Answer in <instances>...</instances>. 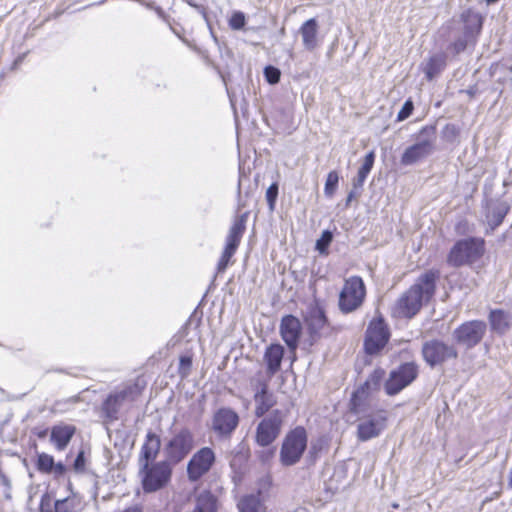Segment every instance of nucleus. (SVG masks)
Wrapping results in <instances>:
<instances>
[{"label": "nucleus", "instance_id": "f8f14e48", "mask_svg": "<svg viewBox=\"0 0 512 512\" xmlns=\"http://www.w3.org/2000/svg\"><path fill=\"white\" fill-rule=\"evenodd\" d=\"M390 338V333L383 318L373 319L367 328L364 348L368 354H376L382 350Z\"/></svg>", "mask_w": 512, "mask_h": 512}, {"label": "nucleus", "instance_id": "c756f323", "mask_svg": "<svg viewBox=\"0 0 512 512\" xmlns=\"http://www.w3.org/2000/svg\"><path fill=\"white\" fill-rule=\"evenodd\" d=\"M446 65L444 54H437L429 58L425 63L424 72L428 80H432L438 73H440Z\"/></svg>", "mask_w": 512, "mask_h": 512}, {"label": "nucleus", "instance_id": "bb28decb", "mask_svg": "<svg viewBox=\"0 0 512 512\" xmlns=\"http://www.w3.org/2000/svg\"><path fill=\"white\" fill-rule=\"evenodd\" d=\"M492 330L497 333H504L511 324V315L503 310H493L489 315Z\"/></svg>", "mask_w": 512, "mask_h": 512}, {"label": "nucleus", "instance_id": "a19ab883", "mask_svg": "<svg viewBox=\"0 0 512 512\" xmlns=\"http://www.w3.org/2000/svg\"><path fill=\"white\" fill-rule=\"evenodd\" d=\"M413 108V102L411 100H407L403 104L401 110L398 112L397 120L404 121L405 119H407L412 114Z\"/></svg>", "mask_w": 512, "mask_h": 512}, {"label": "nucleus", "instance_id": "7c9ffc66", "mask_svg": "<svg viewBox=\"0 0 512 512\" xmlns=\"http://www.w3.org/2000/svg\"><path fill=\"white\" fill-rule=\"evenodd\" d=\"M239 512H267L266 507L256 495H247L238 502Z\"/></svg>", "mask_w": 512, "mask_h": 512}, {"label": "nucleus", "instance_id": "de8ad7c7", "mask_svg": "<svg viewBox=\"0 0 512 512\" xmlns=\"http://www.w3.org/2000/svg\"><path fill=\"white\" fill-rule=\"evenodd\" d=\"M53 470L56 474L61 475L65 472V466L62 463H57V464L54 463Z\"/></svg>", "mask_w": 512, "mask_h": 512}, {"label": "nucleus", "instance_id": "1a4fd4ad", "mask_svg": "<svg viewBox=\"0 0 512 512\" xmlns=\"http://www.w3.org/2000/svg\"><path fill=\"white\" fill-rule=\"evenodd\" d=\"M418 376V366L413 362L401 364L391 370L385 381L384 389L387 395L394 396L409 386Z\"/></svg>", "mask_w": 512, "mask_h": 512}, {"label": "nucleus", "instance_id": "4c0bfd02", "mask_svg": "<svg viewBox=\"0 0 512 512\" xmlns=\"http://www.w3.org/2000/svg\"><path fill=\"white\" fill-rule=\"evenodd\" d=\"M245 21L246 19L244 13L237 11L234 12L229 19V26L233 30H241L245 25Z\"/></svg>", "mask_w": 512, "mask_h": 512}, {"label": "nucleus", "instance_id": "ea45409f", "mask_svg": "<svg viewBox=\"0 0 512 512\" xmlns=\"http://www.w3.org/2000/svg\"><path fill=\"white\" fill-rule=\"evenodd\" d=\"M192 366V359L189 356H182L180 357L179 361V374L182 377H185L189 374L190 369Z\"/></svg>", "mask_w": 512, "mask_h": 512}, {"label": "nucleus", "instance_id": "f3484780", "mask_svg": "<svg viewBox=\"0 0 512 512\" xmlns=\"http://www.w3.org/2000/svg\"><path fill=\"white\" fill-rule=\"evenodd\" d=\"M486 324L483 321L473 320L463 323L453 333L455 340L468 348L477 345L483 338Z\"/></svg>", "mask_w": 512, "mask_h": 512}, {"label": "nucleus", "instance_id": "c03bdc74", "mask_svg": "<svg viewBox=\"0 0 512 512\" xmlns=\"http://www.w3.org/2000/svg\"><path fill=\"white\" fill-rule=\"evenodd\" d=\"M74 468L76 471H83L85 468V458H84V452L81 451L78 453L75 461H74Z\"/></svg>", "mask_w": 512, "mask_h": 512}, {"label": "nucleus", "instance_id": "f704fd0d", "mask_svg": "<svg viewBox=\"0 0 512 512\" xmlns=\"http://www.w3.org/2000/svg\"><path fill=\"white\" fill-rule=\"evenodd\" d=\"M38 470L45 473H50L54 468V459L51 455L42 453L38 456L37 460Z\"/></svg>", "mask_w": 512, "mask_h": 512}, {"label": "nucleus", "instance_id": "aec40b11", "mask_svg": "<svg viewBox=\"0 0 512 512\" xmlns=\"http://www.w3.org/2000/svg\"><path fill=\"white\" fill-rule=\"evenodd\" d=\"M41 512H78V501L75 497H66L56 500L51 506L50 499L42 498L40 504Z\"/></svg>", "mask_w": 512, "mask_h": 512}, {"label": "nucleus", "instance_id": "864d4df0", "mask_svg": "<svg viewBox=\"0 0 512 512\" xmlns=\"http://www.w3.org/2000/svg\"><path fill=\"white\" fill-rule=\"evenodd\" d=\"M510 485L512 486V468H511V472H510Z\"/></svg>", "mask_w": 512, "mask_h": 512}, {"label": "nucleus", "instance_id": "39448f33", "mask_svg": "<svg viewBox=\"0 0 512 512\" xmlns=\"http://www.w3.org/2000/svg\"><path fill=\"white\" fill-rule=\"evenodd\" d=\"M307 432L305 428L298 426L288 432L283 439L279 459L283 466L297 464L307 448Z\"/></svg>", "mask_w": 512, "mask_h": 512}, {"label": "nucleus", "instance_id": "b1692460", "mask_svg": "<svg viewBox=\"0 0 512 512\" xmlns=\"http://www.w3.org/2000/svg\"><path fill=\"white\" fill-rule=\"evenodd\" d=\"M303 45L307 50H313L317 46L318 24L316 19L311 18L305 21L301 28Z\"/></svg>", "mask_w": 512, "mask_h": 512}, {"label": "nucleus", "instance_id": "c85d7f7f", "mask_svg": "<svg viewBox=\"0 0 512 512\" xmlns=\"http://www.w3.org/2000/svg\"><path fill=\"white\" fill-rule=\"evenodd\" d=\"M375 160V154L373 151L369 152L364 159V162L360 169L358 170L357 176L355 179H353V188L354 190L362 188L364 185V182L366 181L367 176L369 175L370 171L373 168Z\"/></svg>", "mask_w": 512, "mask_h": 512}, {"label": "nucleus", "instance_id": "6ab92c4d", "mask_svg": "<svg viewBox=\"0 0 512 512\" xmlns=\"http://www.w3.org/2000/svg\"><path fill=\"white\" fill-rule=\"evenodd\" d=\"M247 214L237 216L226 237V245L224 250L230 251L235 254L242 236L246 229Z\"/></svg>", "mask_w": 512, "mask_h": 512}, {"label": "nucleus", "instance_id": "58836bf2", "mask_svg": "<svg viewBox=\"0 0 512 512\" xmlns=\"http://www.w3.org/2000/svg\"><path fill=\"white\" fill-rule=\"evenodd\" d=\"M264 75L268 83L276 84L280 80V70L273 66H267L264 69Z\"/></svg>", "mask_w": 512, "mask_h": 512}, {"label": "nucleus", "instance_id": "473e14b6", "mask_svg": "<svg viewBox=\"0 0 512 512\" xmlns=\"http://www.w3.org/2000/svg\"><path fill=\"white\" fill-rule=\"evenodd\" d=\"M339 182V176L336 171H331L328 173L325 187H324V193L327 197H332L338 187Z\"/></svg>", "mask_w": 512, "mask_h": 512}, {"label": "nucleus", "instance_id": "423d86ee", "mask_svg": "<svg viewBox=\"0 0 512 512\" xmlns=\"http://www.w3.org/2000/svg\"><path fill=\"white\" fill-rule=\"evenodd\" d=\"M484 253V240L466 238L457 241L451 248L447 263L452 267L469 265L477 261Z\"/></svg>", "mask_w": 512, "mask_h": 512}, {"label": "nucleus", "instance_id": "603ef678", "mask_svg": "<svg viewBox=\"0 0 512 512\" xmlns=\"http://www.w3.org/2000/svg\"><path fill=\"white\" fill-rule=\"evenodd\" d=\"M186 2L190 5V6H195L192 2V0H186Z\"/></svg>", "mask_w": 512, "mask_h": 512}, {"label": "nucleus", "instance_id": "c9c22d12", "mask_svg": "<svg viewBox=\"0 0 512 512\" xmlns=\"http://www.w3.org/2000/svg\"><path fill=\"white\" fill-rule=\"evenodd\" d=\"M332 239L333 235L329 230L323 231L321 237L316 241V249L321 254H326Z\"/></svg>", "mask_w": 512, "mask_h": 512}, {"label": "nucleus", "instance_id": "3c124183", "mask_svg": "<svg viewBox=\"0 0 512 512\" xmlns=\"http://www.w3.org/2000/svg\"><path fill=\"white\" fill-rule=\"evenodd\" d=\"M497 1H498V0H486V2H487L488 4L495 3V2H497Z\"/></svg>", "mask_w": 512, "mask_h": 512}, {"label": "nucleus", "instance_id": "8fccbe9b", "mask_svg": "<svg viewBox=\"0 0 512 512\" xmlns=\"http://www.w3.org/2000/svg\"><path fill=\"white\" fill-rule=\"evenodd\" d=\"M446 129H447V130H450V129H451L453 133H454V131H455V127H454V126H450V125H447V126H446Z\"/></svg>", "mask_w": 512, "mask_h": 512}, {"label": "nucleus", "instance_id": "ddd939ff", "mask_svg": "<svg viewBox=\"0 0 512 512\" xmlns=\"http://www.w3.org/2000/svg\"><path fill=\"white\" fill-rule=\"evenodd\" d=\"M239 415L229 407L217 409L211 421L212 431L220 438H230L239 425Z\"/></svg>", "mask_w": 512, "mask_h": 512}, {"label": "nucleus", "instance_id": "5701e85b", "mask_svg": "<svg viewBox=\"0 0 512 512\" xmlns=\"http://www.w3.org/2000/svg\"><path fill=\"white\" fill-rule=\"evenodd\" d=\"M75 431L76 429L72 425H56L51 430V441L55 444L58 450H64L73 437Z\"/></svg>", "mask_w": 512, "mask_h": 512}, {"label": "nucleus", "instance_id": "f03ea898", "mask_svg": "<svg viewBox=\"0 0 512 512\" xmlns=\"http://www.w3.org/2000/svg\"><path fill=\"white\" fill-rule=\"evenodd\" d=\"M436 129L434 126L423 127L415 137V142L408 146L402 156L401 164L404 166L414 165L423 161L435 151Z\"/></svg>", "mask_w": 512, "mask_h": 512}, {"label": "nucleus", "instance_id": "49530a36", "mask_svg": "<svg viewBox=\"0 0 512 512\" xmlns=\"http://www.w3.org/2000/svg\"><path fill=\"white\" fill-rule=\"evenodd\" d=\"M0 481L1 483L7 488V490H10L11 483L8 477L0 471Z\"/></svg>", "mask_w": 512, "mask_h": 512}, {"label": "nucleus", "instance_id": "dca6fc26", "mask_svg": "<svg viewBox=\"0 0 512 512\" xmlns=\"http://www.w3.org/2000/svg\"><path fill=\"white\" fill-rule=\"evenodd\" d=\"M140 390L137 385L128 386L120 392L109 395L103 404V411L107 418L117 419L121 407L125 403H132L137 400Z\"/></svg>", "mask_w": 512, "mask_h": 512}, {"label": "nucleus", "instance_id": "7ed1b4c3", "mask_svg": "<svg viewBox=\"0 0 512 512\" xmlns=\"http://www.w3.org/2000/svg\"><path fill=\"white\" fill-rule=\"evenodd\" d=\"M139 476L144 492L152 493L164 488L170 481L172 468L168 461L139 463Z\"/></svg>", "mask_w": 512, "mask_h": 512}, {"label": "nucleus", "instance_id": "412c9836", "mask_svg": "<svg viewBox=\"0 0 512 512\" xmlns=\"http://www.w3.org/2000/svg\"><path fill=\"white\" fill-rule=\"evenodd\" d=\"M161 447L160 437L149 431L146 435L145 442L141 448L139 463H145L155 460Z\"/></svg>", "mask_w": 512, "mask_h": 512}, {"label": "nucleus", "instance_id": "2eb2a0df", "mask_svg": "<svg viewBox=\"0 0 512 512\" xmlns=\"http://www.w3.org/2000/svg\"><path fill=\"white\" fill-rule=\"evenodd\" d=\"M216 456L210 447H203L193 454L187 464V475L189 480L198 481L210 471L214 465Z\"/></svg>", "mask_w": 512, "mask_h": 512}, {"label": "nucleus", "instance_id": "4be33fe9", "mask_svg": "<svg viewBox=\"0 0 512 512\" xmlns=\"http://www.w3.org/2000/svg\"><path fill=\"white\" fill-rule=\"evenodd\" d=\"M254 400L256 403L255 415L257 417L263 416L276 402L273 394L268 392L266 383L261 384L260 389L254 395Z\"/></svg>", "mask_w": 512, "mask_h": 512}, {"label": "nucleus", "instance_id": "37998d69", "mask_svg": "<svg viewBox=\"0 0 512 512\" xmlns=\"http://www.w3.org/2000/svg\"><path fill=\"white\" fill-rule=\"evenodd\" d=\"M470 39L464 37V38H459L457 39L452 45V49L454 50V52L456 54L462 52L463 50H465L466 46H467V43Z\"/></svg>", "mask_w": 512, "mask_h": 512}, {"label": "nucleus", "instance_id": "09e8293b", "mask_svg": "<svg viewBox=\"0 0 512 512\" xmlns=\"http://www.w3.org/2000/svg\"><path fill=\"white\" fill-rule=\"evenodd\" d=\"M355 197V191L352 190L348 196H347V200H346V205H349V203L352 201V199Z\"/></svg>", "mask_w": 512, "mask_h": 512}, {"label": "nucleus", "instance_id": "6e6552de", "mask_svg": "<svg viewBox=\"0 0 512 512\" xmlns=\"http://www.w3.org/2000/svg\"><path fill=\"white\" fill-rule=\"evenodd\" d=\"M194 435L188 428L176 432L164 447L167 461L177 464L181 462L194 448Z\"/></svg>", "mask_w": 512, "mask_h": 512}, {"label": "nucleus", "instance_id": "cd10ccee", "mask_svg": "<svg viewBox=\"0 0 512 512\" xmlns=\"http://www.w3.org/2000/svg\"><path fill=\"white\" fill-rule=\"evenodd\" d=\"M463 20L465 22V37L474 40L482 28L481 16L474 12H467L463 15Z\"/></svg>", "mask_w": 512, "mask_h": 512}, {"label": "nucleus", "instance_id": "9d476101", "mask_svg": "<svg viewBox=\"0 0 512 512\" xmlns=\"http://www.w3.org/2000/svg\"><path fill=\"white\" fill-rule=\"evenodd\" d=\"M284 418V412L274 410L269 416L262 419L256 428L257 444L266 447L273 443L280 434Z\"/></svg>", "mask_w": 512, "mask_h": 512}, {"label": "nucleus", "instance_id": "72a5a7b5", "mask_svg": "<svg viewBox=\"0 0 512 512\" xmlns=\"http://www.w3.org/2000/svg\"><path fill=\"white\" fill-rule=\"evenodd\" d=\"M508 210H509V207L505 202H500L492 208V210H491L492 222L495 226L499 225L503 221Z\"/></svg>", "mask_w": 512, "mask_h": 512}, {"label": "nucleus", "instance_id": "9b49d317", "mask_svg": "<svg viewBox=\"0 0 512 512\" xmlns=\"http://www.w3.org/2000/svg\"><path fill=\"white\" fill-rule=\"evenodd\" d=\"M384 375L385 371L383 369H375L369 375L365 383L353 393L350 401V409L353 413L366 411V402H368L369 393L379 389Z\"/></svg>", "mask_w": 512, "mask_h": 512}, {"label": "nucleus", "instance_id": "4468645a", "mask_svg": "<svg viewBox=\"0 0 512 512\" xmlns=\"http://www.w3.org/2000/svg\"><path fill=\"white\" fill-rule=\"evenodd\" d=\"M422 355L428 365L434 367L457 357L453 345L440 340H430L423 344Z\"/></svg>", "mask_w": 512, "mask_h": 512}, {"label": "nucleus", "instance_id": "a211bd4d", "mask_svg": "<svg viewBox=\"0 0 512 512\" xmlns=\"http://www.w3.org/2000/svg\"><path fill=\"white\" fill-rule=\"evenodd\" d=\"M302 326L298 318L293 315H286L282 318L280 324V333L282 339L291 351L298 347Z\"/></svg>", "mask_w": 512, "mask_h": 512}, {"label": "nucleus", "instance_id": "f257e3e1", "mask_svg": "<svg viewBox=\"0 0 512 512\" xmlns=\"http://www.w3.org/2000/svg\"><path fill=\"white\" fill-rule=\"evenodd\" d=\"M438 277L439 272L433 270L419 276L417 281L393 304L391 308L392 316L395 318L414 317L419 312L423 302L429 301L434 295Z\"/></svg>", "mask_w": 512, "mask_h": 512}, {"label": "nucleus", "instance_id": "393cba45", "mask_svg": "<svg viewBox=\"0 0 512 512\" xmlns=\"http://www.w3.org/2000/svg\"><path fill=\"white\" fill-rule=\"evenodd\" d=\"M284 355V348L279 344H274L266 349L264 358L267 363L268 372L273 375L281 366Z\"/></svg>", "mask_w": 512, "mask_h": 512}, {"label": "nucleus", "instance_id": "0eeeda50", "mask_svg": "<svg viewBox=\"0 0 512 512\" xmlns=\"http://www.w3.org/2000/svg\"><path fill=\"white\" fill-rule=\"evenodd\" d=\"M366 289L361 277L352 276L345 280L339 294V309L343 313L357 310L363 303Z\"/></svg>", "mask_w": 512, "mask_h": 512}, {"label": "nucleus", "instance_id": "a18cd8bd", "mask_svg": "<svg viewBox=\"0 0 512 512\" xmlns=\"http://www.w3.org/2000/svg\"><path fill=\"white\" fill-rule=\"evenodd\" d=\"M141 3L144 4L145 6H147L148 8L155 10L159 17H163L164 16L163 10L160 7H158V6H155L154 3H152V2L151 3H145V2H142V1H141Z\"/></svg>", "mask_w": 512, "mask_h": 512}, {"label": "nucleus", "instance_id": "e433bc0d", "mask_svg": "<svg viewBox=\"0 0 512 512\" xmlns=\"http://www.w3.org/2000/svg\"><path fill=\"white\" fill-rule=\"evenodd\" d=\"M277 196H278V184L272 183L266 191V200H267L270 211H273L275 209Z\"/></svg>", "mask_w": 512, "mask_h": 512}, {"label": "nucleus", "instance_id": "2f4dec72", "mask_svg": "<svg viewBox=\"0 0 512 512\" xmlns=\"http://www.w3.org/2000/svg\"><path fill=\"white\" fill-rule=\"evenodd\" d=\"M326 324V317L322 311L314 312L309 319V329L311 333H317Z\"/></svg>", "mask_w": 512, "mask_h": 512}, {"label": "nucleus", "instance_id": "20e7f679", "mask_svg": "<svg viewBox=\"0 0 512 512\" xmlns=\"http://www.w3.org/2000/svg\"><path fill=\"white\" fill-rule=\"evenodd\" d=\"M357 415V438L368 441L378 437L387 427V412L385 410H371L366 402V411L355 413Z\"/></svg>", "mask_w": 512, "mask_h": 512}, {"label": "nucleus", "instance_id": "79ce46f5", "mask_svg": "<svg viewBox=\"0 0 512 512\" xmlns=\"http://www.w3.org/2000/svg\"><path fill=\"white\" fill-rule=\"evenodd\" d=\"M233 255H234V253L227 251V250H223V253H222V255L219 259L218 265H217L218 272L225 271V269L227 268L229 261Z\"/></svg>", "mask_w": 512, "mask_h": 512}, {"label": "nucleus", "instance_id": "a878e982", "mask_svg": "<svg viewBox=\"0 0 512 512\" xmlns=\"http://www.w3.org/2000/svg\"><path fill=\"white\" fill-rule=\"evenodd\" d=\"M190 512H217L216 497L209 491L199 493Z\"/></svg>", "mask_w": 512, "mask_h": 512}]
</instances>
